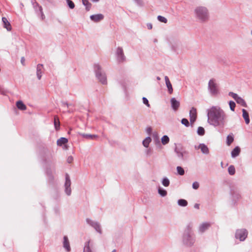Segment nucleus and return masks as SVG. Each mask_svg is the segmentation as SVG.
I'll list each match as a JSON object with an SVG mask.
<instances>
[{
  "mask_svg": "<svg viewBox=\"0 0 252 252\" xmlns=\"http://www.w3.org/2000/svg\"><path fill=\"white\" fill-rule=\"evenodd\" d=\"M152 131V128L151 127H148L146 128V132L149 135H151Z\"/></svg>",
  "mask_w": 252,
  "mask_h": 252,
  "instance_id": "09e8293b",
  "label": "nucleus"
},
{
  "mask_svg": "<svg viewBox=\"0 0 252 252\" xmlns=\"http://www.w3.org/2000/svg\"><path fill=\"white\" fill-rule=\"evenodd\" d=\"M236 102L244 107H247L246 103L245 100L241 97H239L236 100Z\"/></svg>",
  "mask_w": 252,
  "mask_h": 252,
  "instance_id": "c85d7f7f",
  "label": "nucleus"
},
{
  "mask_svg": "<svg viewBox=\"0 0 252 252\" xmlns=\"http://www.w3.org/2000/svg\"><path fill=\"white\" fill-rule=\"evenodd\" d=\"M92 1L93 2H97L99 1V0H92Z\"/></svg>",
  "mask_w": 252,
  "mask_h": 252,
  "instance_id": "13d9d810",
  "label": "nucleus"
},
{
  "mask_svg": "<svg viewBox=\"0 0 252 252\" xmlns=\"http://www.w3.org/2000/svg\"><path fill=\"white\" fill-rule=\"evenodd\" d=\"M151 141H152L151 138L150 136H148L143 141V142H142L143 145L145 147L148 148Z\"/></svg>",
  "mask_w": 252,
  "mask_h": 252,
  "instance_id": "a878e982",
  "label": "nucleus"
},
{
  "mask_svg": "<svg viewBox=\"0 0 252 252\" xmlns=\"http://www.w3.org/2000/svg\"><path fill=\"white\" fill-rule=\"evenodd\" d=\"M147 28L149 30H151L152 29V24L151 23H148L147 25Z\"/></svg>",
  "mask_w": 252,
  "mask_h": 252,
  "instance_id": "3c124183",
  "label": "nucleus"
},
{
  "mask_svg": "<svg viewBox=\"0 0 252 252\" xmlns=\"http://www.w3.org/2000/svg\"><path fill=\"white\" fill-rule=\"evenodd\" d=\"M197 132L199 135L203 136L205 134V129L203 127L199 126L197 128Z\"/></svg>",
  "mask_w": 252,
  "mask_h": 252,
  "instance_id": "e433bc0d",
  "label": "nucleus"
},
{
  "mask_svg": "<svg viewBox=\"0 0 252 252\" xmlns=\"http://www.w3.org/2000/svg\"><path fill=\"white\" fill-rule=\"evenodd\" d=\"M158 20L160 22L166 23L167 22V20L166 18L163 16L159 15L158 16Z\"/></svg>",
  "mask_w": 252,
  "mask_h": 252,
  "instance_id": "ea45409f",
  "label": "nucleus"
},
{
  "mask_svg": "<svg viewBox=\"0 0 252 252\" xmlns=\"http://www.w3.org/2000/svg\"><path fill=\"white\" fill-rule=\"evenodd\" d=\"M178 205L181 207H186L188 205V201L184 199H180L177 202Z\"/></svg>",
  "mask_w": 252,
  "mask_h": 252,
  "instance_id": "bb28decb",
  "label": "nucleus"
},
{
  "mask_svg": "<svg viewBox=\"0 0 252 252\" xmlns=\"http://www.w3.org/2000/svg\"><path fill=\"white\" fill-rule=\"evenodd\" d=\"M73 160V158L72 157L70 156V157H69L67 158V162L68 163H71L72 162V161Z\"/></svg>",
  "mask_w": 252,
  "mask_h": 252,
  "instance_id": "8fccbe9b",
  "label": "nucleus"
},
{
  "mask_svg": "<svg viewBox=\"0 0 252 252\" xmlns=\"http://www.w3.org/2000/svg\"><path fill=\"white\" fill-rule=\"evenodd\" d=\"M80 135L84 138L90 139H94L98 137L97 135L94 134L81 133Z\"/></svg>",
  "mask_w": 252,
  "mask_h": 252,
  "instance_id": "393cba45",
  "label": "nucleus"
},
{
  "mask_svg": "<svg viewBox=\"0 0 252 252\" xmlns=\"http://www.w3.org/2000/svg\"><path fill=\"white\" fill-rule=\"evenodd\" d=\"M195 17L201 23L206 22L209 18V13L208 9L205 6L196 7L194 11Z\"/></svg>",
  "mask_w": 252,
  "mask_h": 252,
  "instance_id": "7ed1b4c3",
  "label": "nucleus"
},
{
  "mask_svg": "<svg viewBox=\"0 0 252 252\" xmlns=\"http://www.w3.org/2000/svg\"><path fill=\"white\" fill-rule=\"evenodd\" d=\"M234 141V137L232 134H229L226 137V144L229 146Z\"/></svg>",
  "mask_w": 252,
  "mask_h": 252,
  "instance_id": "cd10ccee",
  "label": "nucleus"
},
{
  "mask_svg": "<svg viewBox=\"0 0 252 252\" xmlns=\"http://www.w3.org/2000/svg\"><path fill=\"white\" fill-rule=\"evenodd\" d=\"M181 123L186 127H188L189 126V123L188 120L186 118H183L181 120Z\"/></svg>",
  "mask_w": 252,
  "mask_h": 252,
  "instance_id": "79ce46f5",
  "label": "nucleus"
},
{
  "mask_svg": "<svg viewBox=\"0 0 252 252\" xmlns=\"http://www.w3.org/2000/svg\"><path fill=\"white\" fill-rule=\"evenodd\" d=\"M207 111V122L210 125L219 128H223L226 125L227 116L220 106H212Z\"/></svg>",
  "mask_w": 252,
  "mask_h": 252,
  "instance_id": "f257e3e1",
  "label": "nucleus"
},
{
  "mask_svg": "<svg viewBox=\"0 0 252 252\" xmlns=\"http://www.w3.org/2000/svg\"><path fill=\"white\" fill-rule=\"evenodd\" d=\"M158 193L162 197L165 196L167 195L166 190L160 187L158 189Z\"/></svg>",
  "mask_w": 252,
  "mask_h": 252,
  "instance_id": "c9c22d12",
  "label": "nucleus"
},
{
  "mask_svg": "<svg viewBox=\"0 0 252 252\" xmlns=\"http://www.w3.org/2000/svg\"><path fill=\"white\" fill-rule=\"evenodd\" d=\"M248 236V231L246 229H240L236 230L235 237L241 241H244Z\"/></svg>",
  "mask_w": 252,
  "mask_h": 252,
  "instance_id": "6e6552de",
  "label": "nucleus"
},
{
  "mask_svg": "<svg viewBox=\"0 0 252 252\" xmlns=\"http://www.w3.org/2000/svg\"><path fill=\"white\" fill-rule=\"evenodd\" d=\"M153 137H154L156 138V137H158V133H156V132H155V133H154L153 134Z\"/></svg>",
  "mask_w": 252,
  "mask_h": 252,
  "instance_id": "5fc2aeb1",
  "label": "nucleus"
},
{
  "mask_svg": "<svg viewBox=\"0 0 252 252\" xmlns=\"http://www.w3.org/2000/svg\"><path fill=\"white\" fill-rule=\"evenodd\" d=\"M65 181L64 184V192L67 196H70L71 194V182L70 179V177L67 173L65 174Z\"/></svg>",
  "mask_w": 252,
  "mask_h": 252,
  "instance_id": "423d86ee",
  "label": "nucleus"
},
{
  "mask_svg": "<svg viewBox=\"0 0 252 252\" xmlns=\"http://www.w3.org/2000/svg\"><path fill=\"white\" fill-rule=\"evenodd\" d=\"M32 5L36 14L38 15H40L42 20H43L45 18V15L42 11V8L41 6L39 5L36 2H33Z\"/></svg>",
  "mask_w": 252,
  "mask_h": 252,
  "instance_id": "9d476101",
  "label": "nucleus"
},
{
  "mask_svg": "<svg viewBox=\"0 0 252 252\" xmlns=\"http://www.w3.org/2000/svg\"><path fill=\"white\" fill-rule=\"evenodd\" d=\"M228 95L234 98L235 101L240 97L237 94L233 92H229Z\"/></svg>",
  "mask_w": 252,
  "mask_h": 252,
  "instance_id": "37998d69",
  "label": "nucleus"
},
{
  "mask_svg": "<svg viewBox=\"0 0 252 252\" xmlns=\"http://www.w3.org/2000/svg\"><path fill=\"white\" fill-rule=\"evenodd\" d=\"M68 139L65 137H61L57 140V144L59 146H62L63 145L67 143Z\"/></svg>",
  "mask_w": 252,
  "mask_h": 252,
  "instance_id": "5701e85b",
  "label": "nucleus"
},
{
  "mask_svg": "<svg viewBox=\"0 0 252 252\" xmlns=\"http://www.w3.org/2000/svg\"><path fill=\"white\" fill-rule=\"evenodd\" d=\"M195 148L196 149H200L201 150V152L204 154H208L209 153V150L207 146L203 144H200L198 146H195Z\"/></svg>",
  "mask_w": 252,
  "mask_h": 252,
  "instance_id": "dca6fc26",
  "label": "nucleus"
},
{
  "mask_svg": "<svg viewBox=\"0 0 252 252\" xmlns=\"http://www.w3.org/2000/svg\"><path fill=\"white\" fill-rule=\"evenodd\" d=\"M208 90L210 94L212 96H216L219 93L218 86L216 83V80L212 78L208 82Z\"/></svg>",
  "mask_w": 252,
  "mask_h": 252,
  "instance_id": "39448f33",
  "label": "nucleus"
},
{
  "mask_svg": "<svg viewBox=\"0 0 252 252\" xmlns=\"http://www.w3.org/2000/svg\"><path fill=\"white\" fill-rule=\"evenodd\" d=\"M161 141L162 144L165 145L169 143V138L167 135H165L161 138Z\"/></svg>",
  "mask_w": 252,
  "mask_h": 252,
  "instance_id": "c756f323",
  "label": "nucleus"
},
{
  "mask_svg": "<svg viewBox=\"0 0 252 252\" xmlns=\"http://www.w3.org/2000/svg\"><path fill=\"white\" fill-rule=\"evenodd\" d=\"M211 226V223L209 222H204L201 223L198 227V233L202 234L208 230Z\"/></svg>",
  "mask_w": 252,
  "mask_h": 252,
  "instance_id": "9b49d317",
  "label": "nucleus"
},
{
  "mask_svg": "<svg viewBox=\"0 0 252 252\" xmlns=\"http://www.w3.org/2000/svg\"><path fill=\"white\" fill-rule=\"evenodd\" d=\"M189 118L191 124L193 123L197 118L196 109L194 107H192L189 111Z\"/></svg>",
  "mask_w": 252,
  "mask_h": 252,
  "instance_id": "f8f14e48",
  "label": "nucleus"
},
{
  "mask_svg": "<svg viewBox=\"0 0 252 252\" xmlns=\"http://www.w3.org/2000/svg\"><path fill=\"white\" fill-rule=\"evenodd\" d=\"M83 4L86 6V9L87 11H89L91 7V4L89 2L88 0H82Z\"/></svg>",
  "mask_w": 252,
  "mask_h": 252,
  "instance_id": "f704fd0d",
  "label": "nucleus"
},
{
  "mask_svg": "<svg viewBox=\"0 0 252 252\" xmlns=\"http://www.w3.org/2000/svg\"><path fill=\"white\" fill-rule=\"evenodd\" d=\"M66 2L69 8L72 9L75 7V4L71 0H66Z\"/></svg>",
  "mask_w": 252,
  "mask_h": 252,
  "instance_id": "4c0bfd02",
  "label": "nucleus"
},
{
  "mask_svg": "<svg viewBox=\"0 0 252 252\" xmlns=\"http://www.w3.org/2000/svg\"><path fill=\"white\" fill-rule=\"evenodd\" d=\"M16 106L17 108L21 110H25L27 108L26 106L21 100H19L16 102Z\"/></svg>",
  "mask_w": 252,
  "mask_h": 252,
  "instance_id": "b1692460",
  "label": "nucleus"
},
{
  "mask_svg": "<svg viewBox=\"0 0 252 252\" xmlns=\"http://www.w3.org/2000/svg\"><path fill=\"white\" fill-rule=\"evenodd\" d=\"M192 222L188 223L184 230L183 236V243L187 247L192 246L195 242L196 238L193 231Z\"/></svg>",
  "mask_w": 252,
  "mask_h": 252,
  "instance_id": "f03ea898",
  "label": "nucleus"
},
{
  "mask_svg": "<svg viewBox=\"0 0 252 252\" xmlns=\"http://www.w3.org/2000/svg\"><path fill=\"white\" fill-rule=\"evenodd\" d=\"M177 171L180 175H183L185 174V170L181 166H177Z\"/></svg>",
  "mask_w": 252,
  "mask_h": 252,
  "instance_id": "58836bf2",
  "label": "nucleus"
},
{
  "mask_svg": "<svg viewBox=\"0 0 252 252\" xmlns=\"http://www.w3.org/2000/svg\"><path fill=\"white\" fill-rule=\"evenodd\" d=\"M2 21L4 24V27L7 29L8 31H10L11 30V25L7 19L5 17L2 18Z\"/></svg>",
  "mask_w": 252,
  "mask_h": 252,
  "instance_id": "4be33fe9",
  "label": "nucleus"
},
{
  "mask_svg": "<svg viewBox=\"0 0 252 252\" xmlns=\"http://www.w3.org/2000/svg\"><path fill=\"white\" fill-rule=\"evenodd\" d=\"M104 18V16L102 14H97L92 15L90 16V19L94 22H98Z\"/></svg>",
  "mask_w": 252,
  "mask_h": 252,
  "instance_id": "2eb2a0df",
  "label": "nucleus"
},
{
  "mask_svg": "<svg viewBox=\"0 0 252 252\" xmlns=\"http://www.w3.org/2000/svg\"><path fill=\"white\" fill-rule=\"evenodd\" d=\"M151 153V149H148L146 151V153L147 155H149Z\"/></svg>",
  "mask_w": 252,
  "mask_h": 252,
  "instance_id": "6e6d98bb",
  "label": "nucleus"
},
{
  "mask_svg": "<svg viewBox=\"0 0 252 252\" xmlns=\"http://www.w3.org/2000/svg\"><path fill=\"white\" fill-rule=\"evenodd\" d=\"M228 173L230 175H234L235 173V168L234 165H230L228 168Z\"/></svg>",
  "mask_w": 252,
  "mask_h": 252,
  "instance_id": "2f4dec72",
  "label": "nucleus"
},
{
  "mask_svg": "<svg viewBox=\"0 0 252 252\" xmlns=\"http://www.w3.org/2000/svg\"><path fill=\"white\" fill-rule=\"evenodd\" d=\"M134 2L139 6H142L143 5L142 0H133Z\"/></svg>",
  "mask_w": 252,
  "mask_h": 252,
  "instance_id": "49530a36",
  "label": "nucleus"
},
{
  "mask_svg": "<svg viewBox=\"0 0 252 252\" xmlns=\"http://www.w3.org/2000/svg\"><path fill=\"white\" fill-rule=\"evenodd\" d=\"M241 152V149L239 146L235 147L231 152V156L232 158L238 157Z\"/></svg>",
  "mask_w": 252,
  "mask_h": 252,
  "instance_id": "aec40b11",
  "label": "nucleus"
},
{
  "mask_svg": "<svg viewBox=\"0 0 252 252\" xmlns=\"http://www.w3.org/2000/svg\"><path fill=\"white\" fill-rule=\"evenodd\" d=\"M117 59L118 62L122 63L126 61V57L124 53L123 49L122 47L117 48L116 52Z\"/></svg>",
  "mask_w": 252,
  "mask_h": 252,
  "instance_id": "1a4fd4ad",
  "label": "nucleus"
},
{
  "mask_svg": "<svg viewBox=\"0 0 252 252\" xmlns=\"http://www.w3.org/2000/svg\"><path fill=\"white\" fill-rule=\"evenodd\" d=\"M171 105L174 111H176L180 107V103L175 97H172L170 100Z\"/></svg>",
  "mask_w": 252,
  "mask_h": 252,
  "instance_id": "ddd939ff",
  "label": "nucleus"
},
{
  "mask_svg": "<svg viewBox=\"0 0 252 252\" xmlns=\"http://www.w3.org/2000/svg\"><path fill=\"white\" fill-rule=\"evenodd\" d=\"M62 106L64 107L68 108L69 107V104L65 101H62Z\"/></svg>",
  "mask_w": 252,
  "mask_h": 252,
  "instance_id": "de8ad7c7",
  "label": "nucleus"
},
{
  "mask_svg": "<svg viewBox=\"0 0 252 252\" xmlns=\"http://www.w3.org/2000/svg\"><path fill=\"white\" fill-rule=\"evenodd\" d=\"M47 173L50 178H52V175L49 173L48 171H47Z\"/></svg>",
  "mask_w": 252,
  "mask_h": 252,
  "instance_id": "4d7b16f0",
  "label": "nucleus"
},
{
  "mask_svg": "<svg viewBox=\"0 0 252 252\" xmlns=\"http://www.w3.org/2000/svg\"><path fill=\"white\" fill-rule=\"evenodd\" d=\"M161 183L163 186L167 187L169 186L170 181L167 177H164L163 178Z\"/></svg>",
  "mask_w": 252,
  "mask_h": 252,
  "instance_id": "72a5a7b5",
  "label": "nucleus"
},
{
  "mask_svg": "<svg viewBox=\"0 0 252 252\" xmlns=\"http://www.w3.org/2000/svg\"><path fill=\"white\" fill-rule=\"evenodd\" d=\"M142 100H143V103L145 104L146 106H147L148 107H150V104L149 103V101L145 97H143L142 98Z\"/></svg>",
  "mask_w": 252,
  "mask_h": 252,
  "instance_id": "c03bdc74",
  "label": "nucleus"
},
{
  "mask_svg": "<svg viewBox=\"0 0 252 252\" xmlns=\"http://www.w3.org/2000/svg\"><path fill=\"white\" fill-rule=\"evenodd\" d=\"M164 79H165V84H166V87L168 89V93L170 94H171L173 91L172 84L170 83V80L167 76H165Z\"/></svg>",
  "mask_w": 252,
  "mask_h": 252,
  "instance_id": "6ab92c4d",
  "label": "nucleus"
},
{
  "mask_svg": "<svg viewBox=\"0 0 252 252\" xmlns=\"http://www.w3.org/2000/svg\"><path fill=\"white\" fill-rule=\"evenodd\" d=\"M157 79L158 80H160V78L158 76V77H157Z\"/></svg>",
  "mask_w": 252,
  "mask_h": 252,
  "instance_id": "bf43d9fd",
  "label": "nucleus"
},
{
  "mask_svg": "<svg viewBox=\"0 0 252 252\" xmlns=\"http://www.w3.org/2000/svg\"><path fill=\"white\" fill-rule=\"evenodd\" d=\"M24 62H25V58H24V57H22V58H21V63H22L23 64H24Z\"/></svg>",
  "mask_w": 252,
  "mask_h": 252,
  "instance_id": "864d4df0",
  "label": "nucleus"
},
{
  "mask_svg": "<svg viewBox=\"0 0 252 252\" xmlns=\"http://www.w3.org/2000/svg\"><path fill=\"white\" fill-rule=\"evenodd\" d=\"M90 241H88L85 243L84 248V252H92L89 246Z\"/></svg>",
  "mask_w": 252,
  "mask_h": 252,
  "instance_id": "7c9ffc66",
  "label": "nucleus"
},
{
  "mask_svg": "<svg viewBox=\"0 0 252 252\" xmlns=\"http://www.w3.org/2000/svg\"><path fill=\"white\" fill-rule=\"evenodd\" d=\"M63 247L66 250L67 252L70 251L71 249L70 247L68 237L66 236H64L63 237Z\"/></svg>",
  "mask_w": 252,
  "mask_h": 252,
  "instance_id": "f3484780",
  "label": "nucleus"
},
{
  "mask_svg": "<svg viewBox=\"0 0 252 252\" xmlns=\"http://www.w3.org/2000/svg\"><path fill=\"white\" fill-rule=\"evenodd\" d=\"M199 184L197 182H194L192 184V188L194 189H197L199 188Z\"/></svg>",
  "mask_w": 252,
  "mask_h": 252,
  "instance_id": "a18cd8bd",
  "label": "nucleus"
},
{
  "mask_svg": "<svg viewBox=\"0 0 252 252\" xmlns=\"http://www.w3.org/2000/svg\"><path fill=\"white\" fill-rule=\"evenodd\" d=\"M94 71L96 77L99 81L103 85L107 84V81L106 73L99 64H94Z\"/></svg>",
  "mask_w": 252,
  "mask_h": 252,
  "instance_id": "20e7f679",
  "label": "nucleus"
},
{
  "mask_svg": "<svg viewBox=\"0 0 252 252\" xmlns=\"http://www.w3.org/2000/svg\"><path fill=\"white\" fill-rule=\"evenodd\" d=\"M175 152L177 154L178 158L182 159H184V155L188 154V152L186 151L183 150L182 148L179 147H176L175 149Z\"/></svg>",
  "mask_w": 252,
  "mask_h": 252,
  "instance_id": "4468645a",
  "label": "nucleus"
},
{
  "mask_svg": "<svg viewBox=\"0 0 252 252\" xmlns=\"http://www.w3.org/2000/svg\"><path fill=\"white\" fill-rule=\"evenodd\" d=\"M87 224L93 227L96 232L101 234L102 232L100 224L96 221L93 220L89 218H87L86 220Z\"/></svg>",
  "mask_w": 252,
  "mask_h": 252,
  "instance_id": "0eeeda50",
  "label": "nucleus"
},
{
  "mask_svg": "<svg viewBox=\"0 0 252 252\" xmlns=\"http://www.w3.org/2000/svg\"><path fill=\"white\" fill-rule=\"evenodd\" d=\"M242 112H243V115H242L245 121L246 124L248 125L250 122L249 113L248 112V111L246 110H245L244 109H242Z\"/></svg>",
  "mask_w": 252,
  "mask_h": 252,
  "instance_id": "412c9836",
  "label": "nucleus"
},
{
  "mask_svg": "<svg viewBox=\"0 0 252 252\" xmlns=\"http://www.w3.org/2000/svg\"><path fill=\"white\" fill-rule=\"evenodd\" d=\"M43 65L42 64H38L36 67V75L37 78L40 80L42 77Z\"/></svg>",
  "mask_w": 252,
  "mask_h": 252,
  "instance_id": "a211bd4d",
  "label": "nucleus"
},
{
  "mask_svg": "<svg viewBox=\"0 0 252 252\" xmlns=\"http://www.w3.org/2000/svg\"><path fill=\"white\" fill-rule=\"evenodd\" d=\"M54 126L56 130H58L60 128V121L58 117L54 118Z\"/></svg>",
  "mask_w": 252,
  "mask_h": 252,
  "instance_id": "473e14b6",
  "label": "nucleus"
},
{
  "mask_svg": "<svg viewBox=\"0 0 252 252\" xmlns=\"http://www.w3.org/2000/svg\"><path fill=\"white\" fill-rule=\"evenodd\" d=\"M229 107H230V110L231 111H234L235 108V106H236L235 103L234 101H233L232 100H230L229 102Z\"/></svg>",
  "mask_w": 252,
  "mask_h": 252,
  "instance_id": "a19ab883",
  "label": "nucleus"
},
{
  "mask_svg": "<svg viewBox=\"0 0 252 252\" xmlns=\"http://www.w3.org/2000/svg\"><path fill=\"white\" fill-rule=\"evenodd\" d=\"M251 35L252 36V30L251 31Z\"/></svg>",
  "mask_w": 252,
  "mask_h": 252,
  "instance_id": "052dcab7",
  "label": "nucleus"
},
{
  "mask_svg": "<svg viewBox=\"0 0 252 252\" xmlns=\"http://www.w3.org/2000/svg\"><path fill=\"white\" fill-rule=\"evenodd\" d=\"M194 207L195 209H198L199 208V204L197 203L195 204L194 205Z\"/></svg>",
  "mask_w": 252,
  "mask_h": 252,
  "instance_id": "603ef678",
  "label": "nucleus"
}]
</instances>
